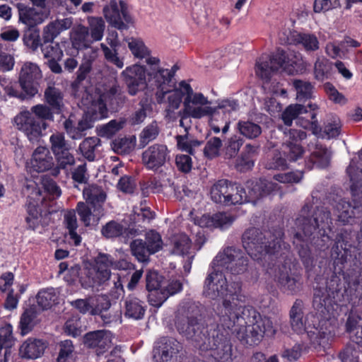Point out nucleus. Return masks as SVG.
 I'll return each instance as SVG.
<instances>
[{"label": "nucleus", "instance_id": "obj_1", "mask_svg": "<svg viewBox=\"0 0 362 362\" xmlns=\"http://www.w3.org/2000/svg\"><path fill=\"white\" fill-rule=\"evenodd\" d=\"M209 289L216 291L223 298V317L230 320L228 327L239 326L235 329L237 338L244 344H258L264 337H272L276 332L277 327L271 318L255 315L252 324L245 325L242 315L245 310L246 296L242 293V284L234 281L228 284L226 277L221 272L216 271L209 276Z\"/></svg>", "mask_w": 362, "mask_h": 362}, {"label": "nucleus", "instance_id": "obj_2", "mask_svg": "<svg viewBox=\"0 0 362 362\" xmlns=\"http://www.w3.org/2000/svg\"><path fill=\"white\" fill-rule=\"evenodd\" d=\"M86 202H79L76 204V211L84 226H97L104 216L103 204L107 194L102 187L89 185L83 190Z\"/></svg>", "mask_w": 362, "mask_h": 362}, {"label": "nucleus", "instance_id": "obj_3", "mask_svg": "<svg viewBox=\"0 0 362 362\" xmlns=\"http://www.w3.org/2000/svg\"><path fill=\"white\" fill-rule=\"evenodd\" d=\"M175 326L180 334L195 342H201L204 337L203 316L199 308L191 305L176 316Z\"/></svg>", "mask_w": 362, "mask_h": 362}, {"label": "nucleus", "instance_id": "obj_4", "mask_svg": "<svg viewBox=\"0 0 362 362\" xmlns=\"http://www.w3.org/2000/svg\"><path fill=\"white\" fill-rule=\"evenodd\" d=\"M257 230L255 228L247 229L243 235V247L248 255L255 261L263 262L269 259L271 255H278L281 249V240L276 239L269 245H264V243H259L261 238H252L256 235Z\"/></svg>", "mask_w": 362, "mask_h": 362}, {"label": "nucleus", "instance_id": "obj_5", "mask_svg": "<svg viewBox=\"0 0 362 362\" xmlns=\"http://www.w3.org/2000/svg\"><path fill=\"white\" fill-rule=\"evenodd\" d=\"M329 162L330 158L327 148L323 147L317 148L304 160V169L298 170L296 172L277 174L274 175V179L282 183H298L302 180L305 169L310 170L314 167L324 169L329 166Z\"/></svg>", "mask_w": 362, "mask_h": 362}, {"label": "nucleus", "instance_id": "obj_6", "mask_svg": "<svg viewBox=\"0 0 362 362\" xmlns=\"http://www.w3.org/2000/svg\"><path fill=\"white\" fill-rule=\"evenodd\" d=\"M276 184L266 179L247 181L246 188L238 184L235 191H237L238 197L241 196L242 200L238 204L247 202L255 204L261 198L270 194L276 189Z\"/></svg>", "mask_w": 362, "mask_h": 362}, {"label": "nucleus", "instance_id": "obj_7", "mask_svg": "<svg viewBox=\"0 0 362 362\" xmlns=\"http://www.w3.org/2000/svg\"><path fill=\"white\" fill-rule=\"evenodd\" d=\"M179 67L177 64L173 66L170 70L168 69H151L148 72V83L151 86L156 87V99L158 103H163L165 95L173 88L175 83L173 78Z\"/></svg>", "mask_w": 362, "mask_h": 362}, {"label": "nucleus", "instance_id": "obj_8", "mask_svg": "<svg viewBox=\"0 0 362 362\" xmlns=\"http://www.w3.org/2000/svg\"><path fill=\"white\" fill-rule=\"evenodd\" d=\"M313 206L305 204L296 218V226H331L333 225L331 213L326 208L317 207L313 213Z\"/></svg>", "mask_w": 362, "mask_h": 362}, {"label": "nucleus", "instance_id": "obj_9", "mask_svg": "<svg viewBox=\"0 0 362 362\" xmlns=\"http://www.w3.org/2000/svg\"><path fill=\"white\" fill-rule=\"evenodd\" d=\"M122 75L130 95H136L146 87L152 90H156V86L149 85L148 78L146 80V69L144 66L134 64L127 66L122 71Z\"/></svg>", "mask_w": 362, "mask_h": 362}, {"label": "nucleus", "instance_id": "obj_10", "mask_svg": "<svg viewBox=\"0 0 362 362\" xmlns=\"http://www.w3.org/2000/svg\"><path fill=\"white\" fill-rule=\"evenodd\" d=\"M108 116V110L105 103V95L98 94L91 100L90 106L78 122L79 128L84 133L93 127L96 121L105 119Z\"/></svg>", "mask_w": 362, "mask_h": 362}, {"label": "nucleus", "instance_id": "obj_11", "mask_svg": "<svg viewBox=\"0 0 362 362\" xmlns=\"http://www.w3.org/2000/svg\"><path fill=\"white\" fill-rule=\"evenodd\" d=\"M170 160V151L165 144H154L141 153V162L146 169L157 172Z\"/></svg>", "mask_w": 362, "mask_h": 362}, {"label": "nucleus", "instance_id": "obj_12", "mask_svg": "<svg viewBox=\"0 0 362 362\" xmlns=\"http://www.w3.org/2000/svg\"><path fill=\"white\" fill-rule=\"evenodd\" d=\"M17 128L24 132L31 142L38 141L42 136V130L47 128L46 122L36 119L29 111L21 112L14 117Z\"/></svg>", "mask_w": 362, "mask_h": 362}, {"label": "nucleus", "instance_id": "obj_13", "mask_svg": "<svg viewBox=\"0 0 362 362\" xmlns=\"http://www.w3.org/2000/svg\"><path fill=\"white\" fill-rule=\"evenodd\" d=\"M238 184H232L227 180H220L211 188V199L216 202L226 206L238 204L242 200L235 191Z\"/></svg>", "mask_w": 362, "mask_h": 362}, {"label": "nucleus", "instance_id": "obj_14", "mask_svg": "<svg viewBox=\"0 0 362 362\" xmlns=\"http://www.w3.org/2000/svg\"><path fill=\"white\" fill-rule=\"evenodd\" d=\"M165 278L156 270H147L145 275L146 289L148 300L153 307L159 308L165 302L166 296L162 293Z\"/></svg>", "mask_w": 362, "mask_h": 362}, {"label": "nucleus", "instance_id": "obj_15", "mask_svg": "<svg viewBox=\"0 0 362 362\" xmlns=\"http://www.w3.org/2000/svg\"><path fill=\"white\" fill-rule=\"evenodd\" d=\"M41 77V71L36 64L25 62L21 67L18 82L21 89L29 98H33L37 93V81Z\"/></svg>", "mask_w": 362, "mask_h": 362}, {"label": "nucleus", "instance_id": "obj_16", "mask_svg": "<svg viewBox=\"0 0 362 362\" xmlns=\"http://www.w3.org/2000/svg\"><path fill=\"white\" fill-rule=\"evenodd\" d=\"M288 136V139L283 146L284 156L289 163L298 161L303 158L305 153L301 142L307 138V133L303 130L291 129Z\"/></svg>", "mask_w": 362, "mask_h": 362}, {"label": "nucleus", "instance_id": "obj_17", "mask_svg": "<svg viewBox=\"0 0 362 362\" xmlns=\"http://www.w3.org/2000/svg\"><path fill=\"white\" fill-rule=\"evenodd\" d=\"M213 104L212 100H209L207 97H205V116L209 117V127L205 139H208L211 132L218 134L221 129L222 133L225 134L229 129L230 122L226 118V112L218 110L212 106Z\"/></svg>", "mask_w": 362, "mask_h": 362}, {"label": "nucleus", "instance_id": "obj_18", "mask_svg": "<svg viewBox=\"0 0 362 362\" xmlns=\"http://www.w3.org/2000/svg\"><path fill=\"white\" fill-rule=\"evenodd\" d=\"M181 344L175 339L162 337L156 342L154 347L153 358L155 362H168L175 356L181 349Z\"/></svg>", "mask_w": 362, "mask_h": 362}, {"label": "nucleus", "instance_id": "obj_19", "mask_svg": "<svg viewBox=\"0 0 362 362\" xmlns=\"http://www.w3.org/2000/svg\"><path fill=\"white\" fill-rule=\"evenodd\" d=\"M110 277V270L93 267L86 270L84 275L80 278V283L85 288H95L107 284Z\"/></svg>", "mask_w": 362, "mask_h": 362}, {"label": "nucleus", "instance_id": "obj_20", "mask_svg": "<svg viewBox=\"0 0 362 362\" xmlns=\"http://www.w3.org/2000/svg\"><path fill=\"white\" fill-rule=\"evenodd\" d=\"M54 163L49 149L44 146H38L33 152L30 160L31 170L43 173L52 170Z\"/></svg>", "mask_w": 362, "mask_h": 362}, {"label": "nucleus", "instance_id": "obj_21", "mask_svg": "<svg viewBox=\"0 0 362 362\" xmlns=\"http://www.w3.org/2000/svg\"><path fill=\"white\" fill-rule=\"evenodd\" d=\"M110 47L104 43H101L100 47L103 52L105 59L110 63L115 65L117 68L122 69L124 66L122 59L118 57L119 49L121 47L120 42L118 39V35L116 31L112 32L106 38Z\"/></svg>", "mask_w": 362, "mask_h": 362}, {"label": "nucleus", "instance_id": "obj_22", "mask_svg": "<svg viewBox=\"0 0 362 362\" xmlns=\"http://www.w3.org/2000/svg\"><path fill=\"white\" fill-rule=\"evenodd\" d=\"M15 6L18 9V21L25 24L26 28L37 27V25L43 22V13L37 11L35 8L21 2L17 3Z\"/></svg>", "mask_w": 362, "mask_h": 362}, {"label": "nucleus", "instance_id": "obj_23", "mask_svg": "<svg viewBox=\"0 0 362 362\" xmlns=\"http://www.w3.org/2000/svg\"><path fill=\"white\" fill-rule=\"evenodd\" d=\"M63 91L54 85H49L44 91V101L56 115H61L65 109Z\"/></svg>", "mask_w": 362, "mask_h": 362}, {"label": "nucleus", "instance_id": "obj_24", "mask_svg": "<svg viewBox=\"0 0 362 362\" xmlns=\"http://www.w3.org/2000/svg\"><path fill=\"white\" fill-rule=\"evenodd\" d=\"M72 25L70 18L57 19L49 22L42 30V40L45 44L52 43L54 40L64 30Z\"/></svg>", "mask_w": 362, "mask_h": 362}, {"label": "nucleus", "instance_id": "obj_25", "mask_svg": "<svg viewBox=\"0 0 362 362\" xmlns=\"http://www.w3.org/2000/svg\"><path fill=\"white\" fill-rule=\"evenodd\" d=\"M351 182V189L352 191L354 201L356 206L362 205V169H359L352 162L346 168Z\"/></svg>", "mask_w": 362, "mask_h": 362}, {"label": "nucleus", "instance_id": "obj_26", "mask_svg": "<svg viewBox=\"0 0 362 362\" xmlns=\"http://www.w3.org/2000/svg\"><path fill=\"white\" fill-rule=\"evenodd\" d=\"M308 113L305 116L299 115L297 123L304 129H310L313 134L319 136L322 132V127L320 126L316 118L318 107L316 104L309 103L308 105Z\"/></svg>", "mask_w": 362, "mask_h": 362}, {"label": "nucleus", "instance_id": "obj_27", "mask_svg": "<svg viewBox=\"0 0 362 362\" xmlns=\"http://www.w3.org/2000/svg\"><path fill=\"white\" fill-rule=\"evenodd\" d=\"M70 40L73 48L77 52L88 49L93 42L90 37L88 27L82 25H78L71 31Z\"/></svg>", "mask_w": 362, "mask_h": 362}, {"label": "nucleus", "instance_id": "obj_28", "mask_svg": "<svg viewBox=\"0 0 362 362\" xmlns=\"http://www.w3.org/2000/svg\"><path fill=\"white\" fill-rule=\"evenodd\" d=\"M198 105H204V95L201 93H193L192 89L191 93H186L184 100V110H185V114H191L193 118H201L204 116V108L199 106Z\"/></svg>", "mask_w": 362, "mask_h": 362}, {"label": "nucleus", "instance_id": "obj_29", "mask_svg": "<svg viewBox=\"0 0 362 362\" xmlns=\"http://www.w3.org/2000/svg\"><path fill=\"white\" fill-rule=\"evenodd\" d=\"M293 44L301 46L306 52H315L320 48V42L313 33L295 31L291 35Z\"/></svg>", "mask_w": 362, "mask_h": 362}, {"label": "nucleus", "instance_id": "obj_30", "mask_svg": "<svg viewBox=\"0 0 362 362\" xmlns=\"http://www.w3.org/2000/svg\"><path fill=\"white\" fill-rule=\"evenodd\" d=\"M46 347L41 339H28L21 346L20 354L22 358L35 359L43 354Z\"/></svg>", "mask_w": 362, "mask_h": 362}, {"label": "nucleus", "instance_id": "obj_31", "mask_svg": "<svg viewBox=\"0 0 362 362\" xmlns=\"http://www.w3.org/2000/svg\"><path fill=\"white\" fill-rule=\"evenodd\" d=\"M105 330H95L87 332L83 337V343L86 346L97 349L98 354H103L107 346V339L105 337Z\"/></svg>", "mask_w": 362, "mask_h": 362}, {"label": "nucleus", "instance_id": "obj_32", "mask_svg": "<svg viewBox=\"0 0 362 362\" xmlns=\"http://www.w3.org/2000/svg\"><path fill=\"white\" fill-rule=\"evenodd\" d=\"M171 252L174 255L185 257L190 255L192 241L185 233H175L170 238Z\"/></svg>", "mask_w": 362, "mask_h": 362}, {"label": "nucleus", "instance_id": "obj_33", "mask_svg": "<svg viewBox=\"0 0 362 362\" xmlns=\"http://www.w3.org/2000/svg\"><path fill=\"white\" fill-rule=\"evenodd\" d=\"M101 233L106 238H117L123 243H127L139 234L135 228H101Z\"/></svg>", "mask_w": 362, "mask_h": 362}, {"label": "nucleus", "instance_id": "obj_34", "mask_svg": "<svg viewBox=\"0 0 362 362\" xmlns=\"http://www.w3.org/2000/svg\"><path fill=\"white\" fill-rule=\"evenodd\" d=\"M124 315L126 317L140 320L142 319L145 315L146 305H144V302L134 296L127 297L124 302Z\"/></svg>", "mask_w": 362, "mask_h": 362}, {"label": "nucleus", "instance_id": "obj_35", "mask_svg": "<svg viewBox=\"0 0 362 362\" xmlns=\"http://www.w3.org/2000/svg\"><path fill=\"white\" fill-rule=\"evenodd\" d=\"M1 87L4 90V97L1 100L6 101L8 98H18L23 100L25 98H30L27 94L21 88L20 83L16 81L7 80L5 78L0 80Z\"/></svg>", "mask_w": 362, "mask_h": 362}, {"label": "nucleus", "instance_id": "obj_36", "mask_svg": "<svg viewBox=\"0 0 362 362\" xmlns=\"http://www.w3.org/2000/svg\"><path fill=\"white\" fill-rule=\"evenodd\" d=\"M90 303L92 305V315H100L105 323L111 322V316L103 314V312L107 311L111 306V302L107 296L98 295L92 296L90 297Z\"/></svg>", "mask_w": 362, "mask_h": 362}, {"label": "nucleus", "instance_id": "obj_37", "mask_svg": "<svg viewBox=\"0 0 362 362\" xmlns=\"http://www.w3.org/2000/svg\"><path fill=\"white\" fill-rule=\"evenodd\" d=\"M22 40L25 47L32 52H36L43 45L42 37H41L40 36V30L35 26L26 28L23 30Z\"/></svg>", "mask_w": 362, "mask_h": 362}, {"label": "nucleus", "instance_id": "obj_38", "mask_svg": "<svg viewBox=\"0 0 362 362\" xmlns=\"http://www.w3.org/2000/svg\"><path fill=\"white\" fill-rule=\"evenodd\" d=\"M192 91L191 86L185 81H182L179 83V87L175 88V85L173 88H171L170 91L168 93H170L168 98L169 107L173 110L177 109L186 93H190Z\"/></svg>", "mask_w": 362, "mask_h": 362}, {"label": "nucleus", "instance_id": "obj_39", "mask_svg": "<svg viewBox=\"0 0 362 362\" xmlns=\"http://www.w3.org/2000/svg\"><path fill=\"white\" fill-rule=\"evenodd\" d=\"M342 124L340 119L337 115H331L326 122H324L322 128V134L323 138L328 139L337 138L341 132Z\"/></svg>", "mask_w": 362, "mask_h": 362}, {"label": "nucleus", "instance_id": "obj_40", "mask_svg": "<svg viewBox=\"0 0 362 362\" xmlns=\"http://www.w3.org/2000/svg\"><path fill=\"white\" fill-rule=\"evenodd\" d=\"M26 211L28 216L25 218V221L29 226H35L36 224L38 225L43 212L45 215H47V211H43L42 205L40 204L38 201L30 199L28 200L26 204Z\"/></svg>", "mask_w": 362, "mask_h": 362}, {"label": "nucleus", "instance_id": "obj_41", "mask_svg": "<svg viewBox=\"0 0 362 362\" xmlns=\"http://www.w3.org/2000/svg\"><path fill=\"white\" fill-rule=\"evenodd\" d=\"M303 303L300 300H296L290 310V320L292 329L298 333L305 329L303 322Z\"/></svg>", "mask_w": 362, "mask_h": 362}, {"label": "nucleus", "instance_id": "obj_42", "mask_svg": "<svg viewBox=\"0 0 362 362\" xmlns=\"http://www.w3.org/2000/svg\"><path fill=\"white\" fill-rule=\"evenodd\" d=\"M139 108L129 117L131 125L141 124L147 117V112L152 110V102L148 97H143L139 103Z\"/></svg>", "mask_w": 362, "mask_h": 362}, {"label": "nucleus", "instance_id": "obj_43", "mask_svg": "<svg viewBox=\"0 0 362 362\" xmlns=\"http://www.w3.org/2000/svg\"><path fill=\"white\" fill-rule=\"evenodd\" d=\"M59 296L54 288L40 290L37 295V302L43 310L51 308L58 303Z\"/></svg>", "mask_w": 362, "mask_h": 362}, {"label": "nucleus", "instance_id": "obj_44", "mask_svg": "<svg viewBox=\"0 0 362 362\" xmlns=\"http://www.w3.org/2000/svg\"><path fill=\"white\" fill-rule=\"evenodd\" d=\"M351 192H352L351 190ZM351 195L353 206H351V203L347 202L343 199H341L336 205V209L338 212V214H337L338 221L339 222H341L344 225L349 223L350 222V220L354 218V212L351 208L358 209L362 207V205L360 206H356V203L354 201V197L352 193Z\"/></svg>", "mask_w": 362, "mask_h": 362}, {"label": "nucleus", "instance_id": "obj_45", "mask_svg": "<svg viewBox=\"0 0 362 362\" xmlns=\"http://www.w3.org/2000/svg\"><path fill=\"white\" fill-rule=\"evenodd\" d=\"M101 141L96 136L86 138L79 145L78 149L82 156L88 161H94L95 159V151Z\"/></svg>", "mask_w": 362, "mask_h": 362}, {"label": "nucleus", "instance_id": "obj_46", "mask_svg": "<svg viewBox=\"0 0 362 362\" xmlns=\"http://www.w3.org/2000/svg\"><path fill=\"white\" fill-rule=\"evenodd\" d=\"M65 272L67 273L64 276V279L70 283H74L78 279H80V273L81 272V267L79 264L74 263L73 261L62 262L59 264V274H64Z\"/></svg>", "mask_w": 362, "mask_h": 362}, {"label": "nucleus", "instance_id": "obj_47", "mask_svg": "<svg viewBox=\"0 0 362 362\" xmlns=\"http://www.w3.org/2000/svg\"><path fill=\"white\" fill-rule=\"evenodd\" d=\"M130 247L133 256L141 262H148L149 257L153 255L142 239L134 240L130 244Z\"/></svg>", "mask_w": 362, "mask_h": 362}, {"label": "nucleus", "instance_id": "obj_48", "mask_svg": "<svg viewBox=\"0 0 362 362\" xmlns=\"http://www.w3.org/2000/svg\"><path fill=\"white\" fill-rule=\"evenodd\" d=\"M308 107L300 104L288 105L281 114V119L286 126H291L293 120L298 118L299 115L307 114Z\"/></svg>", "mask_w": 362, "mask_h": 362}, {"label": "nucleus", "instance_id": "obj_49", "mask_svg": "<svg viewBox=\"0 0 362 362\" xmlns=\"http://www.w3.org/2000/svg\"><path fill=\"white\" fill-rule=\"evenodd\" d=\"M37 317L36 308L30 306L26 308L20 320L19 328L22 335L28 334L34 327V320Z\"/></svg>", "mask_w": 362, "mask_h": 362}, {"label": "nucleus", "instance_id": "obj_50", "mask_svg": "<svg viewBox=\"0 0 362 362\" xmlns=\"http://www.w3.org/2000/svg\"><path fill=\"white\" fill-rule=\"evenodd\" d=\"M136 144V137L127 138H117L112 143V148L113 151L120 155H128L134 149Z\"/></svg>", "mask_w": 362, "mask_h": 362}, {"label": "nucleus", "instance_id": "obj_51", "mask_svg": "<svg viewBox=\"0 0 362 362\" xmlns=\"http://www.w3.org/2000/svg\"><path fill=\"white\" fill-rule=\"evenodd\" d=\"M57 160V166L52 170L51 175L57 177L59 174L60 170L67 171L69 168L75 164V158L70 150L63 152V154L55 156Z\"/></svg>", "mask_w": 362, "mask_h": 362}, {"label": "nucleus", "instance_id": "obj_52", "mask_svg": "<svg viewBox=\"0 0 362 362\" xmlns=\"http://www.w3.org/2000/svg\"><path fill=\"white\" fill-rule=\"evenodd\" d=\"M237 127L241 135L250 139H256L262 134L261 127L248 120H240Z\"/></svg>", "mask_w": 362, "mask_h": 362}, {"label": "nucleus", "instance_id": "obj_53", "mask_svg": "<svg viewBox=\"0 0 362 362\" xmlns=\"http://www.w3.org/2000/svg\"><path fill=\"white\" fill-rule=\"evenodd\" d=\"M235 218L226 212H218L213 215L205 214V226H223L230 225Z\"/></svg>", "mask_w": 362, "mask_h": 362}, {"label": "nucleus", "instance_id": "obj_54", "mask_svg": "<svg viewBox=\"0 0 362 362\" xmlns=\"http://www.w3.org/2000/svg\"><path fill=\"white\" fill-rule=\"evenodd\" d=\"M159 128L156 121L145 127L139 134V147L144 148L151 141L155 140L159 134Z\"/></svg>", "mask_w": 362, "mask_h": 362}, {"label": "nucleus", "instance_id": "obj_55", "mask_svg": "<svg viewBox=\"0 0 362 362\" xmlns=\"http://www.w3.org/2000/svg\"><path fill=\"white\" fill-rule=\"evenodd\" d=\"M293 86L296 91L298 100H306L312 98L314 86L310 81L294 79L293 81Z\"/></svg>", "mask_w": 362, "mask_h": 362}, {"label": "nucleus", "instance_id": "obj_56", "mask_svg": "<svg viewBox=\"0 0 362 362\" xmlns=\"http://www.w3.org/2000/svg\"><path fill=\"white\" fill-rule=\"evenodd\" d=\"M92 62L90 60H86L83 62L76 72V77L71 83V88L73 91H78L81 83L88 77L92 71Z\"/></svg>", "mask_w": 362, "mask_h": 362}, {"label": "nucleus", "instance_id": "obj_57", "mask_svg": "<svg viewBox=\"0 0 362 362\" xmlns=\"http://www.w3.org/2000/svg\"><path fill=\"white\" fill-rule=\"evenodd\" d=\"M277 71L276 68L269 61H257L255 65L257 76L265 83L270 81L272 74Z\"/></svg>", "mask_w": 362, "mask_h": 362}, {"label": "nucleus", "instance_id": "obj_58", "mask_svg": "<svg viewBox=\"0 0 362 362\" xmlns=\"http://www.w3.org/2000/svg\"><path fill=\"white\" fill-rule=\"evenodd\" d=\"M89 33L93 41H99L103 37L105 22L101 17H91L88 18Z\"/></svg>", "mask_w": 362, "mask_h": 362}, {"label": "nucleus", "instance_id": "obj_59", "mask_svg": "<svg viewBox=\"0 0 362 362\" xmlns=\"http://www.w3.org/2000/svg\"><path fill=\"white\" fill-rule=\"evenodd\" d=\"M36 119H39L42 122L45 121H54L56 115L53 110L49 107L47 104H37L31 107L30 112Z\"/></svg>", "mask_w": 362, "mask_h": 362}, {"label": "nucleus", "instance_id": "obj_60", "mask_svg": "<svg viewBox=\"0 0 362 362\" xmlns=\"http://www.w3.org/2000/svg\"><path fill=\"white\" fill-rule=\"evenodd\" d=\"M49 141L51 149L54 156L63 154V152L70 150V146L65 140L64 135L62 133H56L51 135Z\"/></svg>", "mask_w": 362, "mask_h": 362}, {"label": "nucleus", "instance_id": "obj_61", "mask_svg": "<svg viewBox=\"0 0 362 362\" xmlns=\"http://www.w3.org/2000/svg\"><path fill=\"white\" fill-rule=\"evenodd\" d=\"M141 194L144 197H148L151 193L157 194L163 192L161 182L153 177L148 180H143L139 182Z\"/></svg>", "mask_w": 362, "mask_h": 362}, {"label": "nucleus", "instance_id": "obj_62", "mask_svg": "<svg viewBox=\"0 0 362 362\" xmlns=\"http://www.w3.org/2000/svg\"><path fill=\"white\" fill-rule=\"evenodd\" d=\"M279 281L283 288L291 293L299 291L302 284L301 278L299 275H283L279 278Z\"/></svg>", "mask_w": 362, "mask_h": 362}, {"label": "nucleus", "instance_id": "obj_63", "mask_svg": "<svg viewBox=\"0 0 362 362\" xmlns=\"http://www.w3.org/2000/svg\"><path fill=\"white\" fill-rule=\"evenodd\" d=\"M59 353L57 362H67L71 358L74 351L73 341L70 339L61 341L57 344Z\"/></svg>", "mask_w": 362, "mask_h": 362}, {"label": "nucleus", "instance_id": "obj_64", "mask_svg": "<svg viewBox=\"0 0 362 362\" xmlns=\"http://www.w3.org/2000/svg\"><path fill=\"white\" fill-rule=\"evenodd\" d=\"M239 255V251L232 247H228L216 257L215 262L218 267H224L228 264H231L236 257H238Z\"/></svg>", "mask_w": 362, "mask_h": 362}]
</instances>
